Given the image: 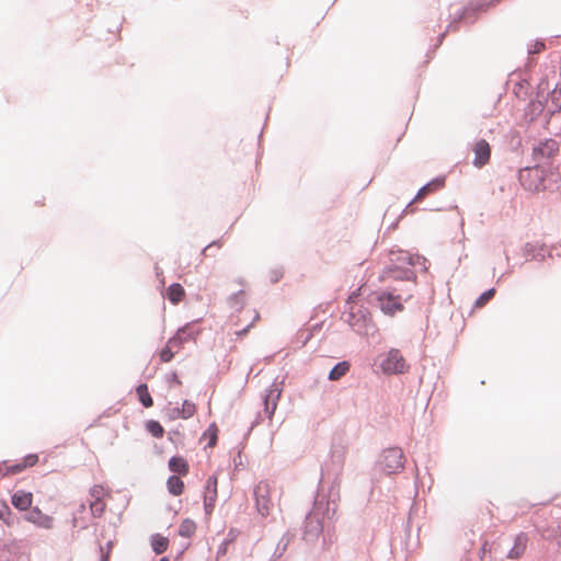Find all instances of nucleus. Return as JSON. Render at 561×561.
Segmentation results:
<instances>
[{"instance_id":"nucleus-1","label":"nucleus","mask_w":561,"mask_h":561,"mask_svg":"<svg viewBox=\"0 0 561 561\" xmlns=\"http://www.w3.org/2000/svg\"><path fill=\"white\" fill-rule=\"evenodd\" d=\"M332 472L329 465L325 463V469L321 468L320 483L328 476H333L332 484L330 486L325 505L323 504V516H327L329 520H333L336 513V501L340 499V476L343 470V454L333 451L331 456Z\"/></svg>"},{"instance_id":"nucleus-2","label":"nucleus","mask_w":561,"mask_h":561,"mask_svg":"<svg viewBox=\"0 0 561 561\" xmlns=\"http://www.w3.org/2000/svg\"><path fill=\"white\" fill-rule=\"evenodd\" d=\"M323 502L314 497L312 510L306 515L304 522V539L306 541L316 540L324 529L329 530L330 524L327 516H323Z\"/></svg>"},{"instance_id":"nucleus-3","label":"nucleus","mask_w":561,"mask_h":561,"mask_svg":"<svg viewBox=\"0 0 561 561\" xmlns=\"http://www.w3.org/2000/svg\"><path fill=\"white\" fill-rule=\"evenodd\" d=\"M404 289L401 287H388L376 294V301L380 311L386 316H394L396 312L404 309L402 300H408L412 294H408L405 298L402 297Z\"/></svg>"},{"instance_id":"nucleus-4","label":"nucleus","mask_w":561,"mask_h":561,"mask_svg":"<svg viewBox=\"0 0 561 561\" xmlns=\"http://www.w3.org/2000/svg\"><path fill=\"white\" fill-rule=\"evenodd\" d=\"M342 319L358 334H367L375 328L369 309L365 306H359L356 311L351 306L348 311L343 312Z\"/></svg>"},{"instance_id":"nucleus-5","label":"nucleus","mask_w":561,"mask_h":561,"mask_svg":"<svg viewBox=\"0 0 561 561\" xmlns=\"http://www.w3.org/2000/svg\"><path fill=\"white\" fill-rule=\"evenodd\" d=\"M378 278L380 282H403L407 285L402 288L404 291H409V294H411L412 289L416 286V273L408 266L397 267L394 265H385Z\"/></svg>"},{"instance_id":"nucleus-6","label":"nucleus","mask_w":561,"mask_h":561,"mask_svg":"<svg viewBox=\"0 0 561 561\" xmlns=\"http://www.w3.org/2000/svg\"><path fill=\"white\" fill-rule=\"evenodd\" d=\"M405 457L400 447H389L381 451L378 466L386 474H397L404 469Z\"/></svg>"},{"instance_id":"nucleus-7","label":"nucleus","mask_w":561,"mask_h":561,"mask_svg":"<svg viewBox=\"0 0 561 561\" xmlns=\"http://www.w3.org/2000/svg\"><path fill=\"white\" fill-rule=\"evenodd\" d=\"M518 181L529 192L545 191V172L538 165H527L518 171Z\"/></svg>"},{"instance_id":"nucleus-8","label":"nucleus","mask_w":561,"mask_h":561,"mask_svg":"<svg viewBox=\"0 0 561 561\" xmlns=\"http://www.w3.org/2000/svg\"><path fill=\"white\" fill-rule=\"evenodd\" d=\"M379 367L386 375L404 374L409 368L405 358L398 348H390L382 356Z\"/></svg>"},{"instance_id":"nucleus-9","label":"nucleus","mask_w":561,"mask_h":561,"mask_svg":"<svg viewBox=\"0 0 561 561\" xmlns=\"http://www.w3.org/2000/svg\"><path fill=\"white\" fill-rule=\"evenodd\" d=\"M427 260L423 255L411 254L408 251H403L401 249L391 250L389 253V264L394 265L397 267L401 266H415L417 264L422 265L423 271H427L426 266Z\"/></svg>"},{"instance_id":"nucleus-10","label":"nucleus","mask_w":561,"mask_h":561,"mask_svg":"<svg viewBox=\"0 0 561 561\" xmlns=\"http://www.w3.org/2000/svg\"><path fill=\"white\" fill-rule=\"evenodd\" d=\"M255 508L262 517L270 515L273 502L270 496V485L265 481H260L253 489Z\"/></svg>"},{"instance_id":"nucleus-11","label":"nucleus","mask_w":561,"mask_h":561,"mask_svg":"<svg viewBox=\"0 0 561 561\" xmlns=\"http://www.w3.org/2000/svg\"><path fill=\"white\" fill-rule=\"evenodd\" d=\"M277 379L274 380L263 396L264 412L268 419H272L283 392L284 380L278 381Z\"/></svg>"},{"instance_id":"nucleus-12","label":"nucleus","mask_w":561,"mask_h":561,"mask_svg":"<svg viewBox=\"0 0 561 561\" xmlns=\"http://www.w3.org/2000/svg\"><path fill=\"white\" fill-rule=\"evenodd\" d=\"M559 151V144L553 138H546L540 140L538 145L533 148L531 157L534 161L542 158H552Z\"/></svg>"},{"instance_id":"nucleus-13","label":"nucleus","mask_w":561,"mask_h":561,"mask_svg":"<svg viewBox=\"0 0 561 561\" xmlns=\"http://www.w3.org/2000/svg\"><path fill=\"white\" fill-rule=\"evenodd\" d=\"M194 321L188 322L183 327L179 328L176 333L168 340V344H174L181 347L184 343L188 342L190 340H195L196 336L199 334V330L194 329Z\"/></svg>"},{"instance_id":"nucleus-14","label":"nucleus","mask_w":561,"mask_h":561,"mask_svg":"<svg viewBox=\"0 0 561 561\" xmlns=\"http://www.w3.org/2000/svg\"><path fill=\"white\" fill-rule=\"evenodd\" d=\"M445 181H446V176L445 175H438L436 178H434L433 180H431L430 182H427L425 185H423L419 191L417 193L415 194V196L408 203V205L402 209L401 211V215L400 217H402L409 209V207L416 201L421 199L422 196L425 194V193H430V192H434L438 188H442L444 185H445Z\"/></svg>"},{"instance_id":"nucleus-15","label":"nucleus","mask_w":561,"mask_h":561,"mask_svg":"<svg viewBox=\"0 0 561 561\" xmlns=\"http://www.w3.org/2000/svg\"><path fill=\"white\" fill-rule=\"evenodd\" d=\"M25 520L44 529H50L54 525L51 516L44 514L37 506L24 515Z\"/></svg>"},{"instance_id":"nucleus-16","label":"nucleus","mask_w":561,"mask_h":561,"mask_svg":"<svg viewBox=\"0 0 561 561\" xmlns=\"http://www.w3.org/2000/svg\"><path fill=\"white\" fill-rule=\"evenodd\" d=\"M473 164L478 168H481L490 160L491 147L485 139H479L473 147Z\"/></svg>"},{"instance_id":"nucleus-17","label":"nucleus","mask_w":561,"mask_h":561,"mask_svg":"<svg viewBox=\"0 0 561 561\" xmlns=\"http://www.w3.org/2000/svg\"><path fill=\"white\" fill-rule=\"evenodd\" d=\"M462 10V8L460 10H458L456 13H455V18L454 20L447 25L446 30L442 33H439L437 35V42L436 44L434 45V48L436 49L439 45H442L445 36H446V33L449 31V30H454L457 27L458 23L459 22H466L468 24H472L477 21L478 19V15L480 12H477L476 14L473 13H468V15L463 19H459L458 15L460 14V11Z\"/></svg>"},{"instance_id":"nucleus-18","label":"nucleus","mask_w":561,"mask_h":561,"mask_svg":"<svg viewBox=\"0 0 561 561\" xmlns=\"http://www.w3.org/2000/svg\"><path fill=\"white\" fill-rule=\"evenodd\" d=\"M527 542L528 535L526 533L520 531L519 534H517L514 538L513 546L508 550L506 557L512 560L519 559L526 550Z\"/></svg>"},{"instance_id":"nucleus-19","label":"nucleus","mask_w":561,"mask_h":561,"mask_svg":"<svg viewBox=\"0 0 561 561\" xmlns=\"http://www.w3.org/2000/svg\"><path fill=\"white\" fill-rule=\"evenodd\" d=\"M33 494L23 490L14 492L11 496V503L18 511H26L32 506Z\"/></svg>"},{"instance_id":"nucleus-20","label":"nucleus","mask_w":561,"mask_h":561,"mask_svg":"<svg viewBox=\"0 0 561 561\" xmlns=\"http://www.w3.org/2000/svg\"><path fill=\"white\" fill-rule=\"evenodd\" d=\"M545 102L548 105L549 117L561 111V89H558V84L547 94Z\"/></svg>"},{"instance_id":"nucleus-21","label":"nucleus","mask_w":561,"mask_h":561,"mask_svg":"<svg viewBox=\"0 0 561 561\" xmlns=\"http://www.w3.org/2000/svg\"><path fill=\"white\" fill-rule=\"evenodd\" d=\"M168 467L170 471L180 477H185L190 471L187 460L179 455H174L169 459Z\"/></svg>"},{"instance_id":"nucleus-22","label":"nucleus","mask_w":561,"mask_h":561,"mask_svg":"<svg viewBox=\"0 0 561 561\" xmlns=\"http://www.w3.org/2000/svg\"><path fill=\"white\" fill-rule=\"evenodd\" d=\"M500 1L501 0H480L474 3H470L469 5H466L462 8L458 18L463 19L468 15V13L476 14L477 12L486 11L491 5H494L495 3H499Z\"/></svg>"},{"instance_id":"nucleus-23","label":"nucleus","mask_w":561,"mask_h":561,"mask_svg":"<svg viewBox=\"0 0 561 561\" xmlns=\"http://www.w3.org/2000/svg\"><path fill=\"white\" fill-rule=\"evenodd\" d=\"M524 254L526 260H538L543 261L546 259L547 250L545 245H537L530 242H527L524 247Z\"/></svg>"},{"instance_id":"nucleus-24","label":"nucleus","mask_w":561,"mask_h":561,"mask_svg":"<svg viewBox=\"0 0 561 561\" xmlns=\"http://www.w3.org/2000/svg\"><path fill=\"white\" fill-rule=\"evenodd\" d=\"M185 296V290L180 283H172L165 289L164 298L172 305H178Z\"/></svg>"},{"instance_id":"nucleus-25","label":"nucleus","mask_w":561,"mask_h":561,"mask_svg":"<svg viewBox=\"0 0 561 561\" xmlns=\"http://www.w3.org/2000/svg\"><path fill=\"white\" fill-rule=\"evenodd\" d=\"M351 368V364L347 360L337 362L329 371L328 379L331 381L339 380L342 378Z\"/></svg>"},{"instance_id":"nucleus-26","label":"nucleus","mask_w":561,"mask_h":561,"mask_svg":"<svg viewBox=\"0 0 561 561\" xmlns=\"http://www.w3.org/2000/svg\"><path fill=\"white\" fill-rule=\"evenodd\" d=\"M150 546L156 554H162L168 549L169 539L160 534H153L150 537Z\"/></svg>"},{"instance_id":"nucleus-27","label":"nucleus","mask_w":561,"mask_h":561,"mask_svg":"<svg viewBox=\"0 0 561 561\" xmlns=\"http://www.w3.org/2000/svg\"><path fill=\"white\" fill-rule=\"evenodd\" d=\"M168 492L173 496H179L184 491V482L180 476L172 474L167 480Z\"/></svg>"},{"instance_id":"nucleus-28","label":"nucleus","mask_w":561,"mask_h":561,"mask_svg":"<svg viewBox=\"0 0 561 561\" xmlns=\"http://www.w3.org/2000/svg\"><path fill=\"white\" fill-rule=\"evenodd\" d=\"M136 393L139 402L144 408H150L153 405V399L149 392L148 385L145 382L139 383L136 387Z\"/></svg>"},{"instance_id":"nucleus-29","label":"nucleus","mask_w":561,"mask_h":561,"mask_svg":"<svg viewBox=\"0 0 561 561\" xmlns=\"http://www.w3.org/2000/svg\"><path fill=\"white\" fill-rule=\"evenodd\" d=\"M548 87V82L547 80H541L537 87L538 89V92H537V98H539V93L540 91L545 90L546 88ZM531 110V112L536 113L537 115H540L543 110L546 108V102L545 100L541 101L539 99H535V100H530L529 102V105H528Z\"/></svg>"},{"instance_id":"nucleus-30","label":"nucleus","mask_w":561,"mask_h":561,"mask_svg":"<svg viewBox=\"0 0 561 561\" xmlns=\"http://www.w3.org/2000/svg\"><path fill=\"white\" fill-rule=\"evenodd\" d=\"M0 520L9 527L19 523V517L11 511L10 506L5 502L0 503Z\"/></svg>"},{"instance_id":"nucleus-31","label":"nucleus","mask_w":561,"mask_h":561,"mask_svg":"<svg viewBox=\"0 0 561 561\" xmlns=\"http://www.w3.org/2000/svg\"><path fill=\"white\" fill-rule=\"evenodd\" d=\"M217 485H218V479L216 474H211L206 480L205 486H204V496L203 499L211 497L214 500H217Z\"/></svg>"},{"instance_id":"nucleus-32","label":"nucleus","mask_w":561,"mask_h":561,"mask_svg":"<svg viewBox=\"0 0 561 561\" xmlns=\"http://www.w3.org/2000/svg\"><path fill=\"white\" fill-rule=\"evenodd\" d=\"M196 530V524L191 518H185L181 522L178 535L183 538H191Z\"/></svg>"},{"instance_id":"nucleus-33","label":"nucleus","mask_w":561,"mask_h":561,"mask_svg":"<svg viewBox=\"0 0 561 561\" xmlns=\"http://www.w3.org/2000/svg\"><path fill=\"white\" fill-rule=\"evenodd\" d=\"M146 431L156 438H161L164 434V428L159 421L148 420L145 424Z\"/></svg>"},{"instance_id":"nucleus-34","label":"nucleus","mask_w":561,"mask_h":561,"mask_svg":"<svg viewBox=\"0 0 561 561\" xmlns=\"http://www.w3.org/2000/svg\"><path fill=\"white\" fill-rule=\"evenodd\" d=\"M227 304L231 309H234L236 311H240L243 308L244 301H243V290L240 289L236 293H232L228 299Z\"/></svg>"},{"instance_id":"nucleus-35","label":"nucleus","mask_w":561,"mask_h":561,"mask_svg":"<svg viewBox=\"0 0 561 561\" xmlns=\"http://www.w3.org/2000/svg\"><path fill=\"white\" fill-rule=\"evenodd\" d=\"M218 427L216 425V423H210L208 428L203 433V437H206L208 436L209 437V440L206 445V447H215L216 444H217V440H218Z\"/></svg>"},{"instance_id":"nucleus-36","label":"nucleus","mask_w":561,"mask_h":561,"mask_svg":"<svg viewBox=\"0 0 561 561\" xmlns=\"http://www.w3.org/2000/svg\"><path fill=\"white\" fill-rule=\"evenodd\" d=\"M181 417L186 420L194 415L196 412V405L194 402L190 400H184L182 403V408H180Z\"/></svg>"},{"instance_id":"nucleus-37","label":"nucleus","mask_w":561,"mask_h":561,"mask_svg":"<svg viewBox=\"0 0 561 561\" xmlns=\"http://www.w3.org/2000/svg\"><path fill=\"white\" fill-rule=\"evenodd\" d=\"M547 46L543 39H536L527 45V54L536 55L546 50Z\"/></svg>"},{"instance_id":"nucleus-38","label":"nucleus","mask_w":561,"mask_h":561,"mask_svg":"<svg viewBox=\"0 0 561 561\" xmlns=\"http://www.w3.org/2000/svg\"><path fill=\"white\" fill-rule=\"evenodd\" d=\"M25 469H26V466L24 465V462H16L14 465L5 463L2 469V477L20 473Z\"/></svg>"},{"instance_id":"nucleus-39","label":"nucleus","mask_w":561,"mask_h":561,"mask_svg":"<svg viewBox=\"0 0 561 561\" xmlns=\"http://www.w3.org/2000/svg\"><path fill=\"white\" fill-rule=\"evenodd\" d=\"M113 546H114L113 540H108L104 546L99 545V553H100L99 561H110Z\"/></svg>"},{"instance_id":"nucleus-40","label":"nucleus","mask_w":561,"mask_h":561,"mask_svg":"<svg viewBox=\"0 0 561 561\" xmlns=\"http://www.w3.org/2000/svg\"><path fill=\"white\" fill-rule=\"evenodd\" d=\"M496 290L494 287L489 288L484 290L474 301V307H482L484 306L493 296L495 295Z\"/></svg>"},{"instance_id":"nucleus-41","label":"nucleus","mask_w":561,"mask_h":561,"mask_svg":"<svg viewBox=\"0 0 561 561\" xmlns=\"http://www.w3.org/2000/svg\"><path fill=\"white\" fill-rule=\"evenodd\" d=\"M171 346L175 345L167 343V345L160 351L159 357L162 363H169L173 359L174 352L171 350Z\"/></svg>"},{"instance_id":"nucleus-42","label":"nucleus","mask_w":561,"mask_h":561,"mask_svg":"<svg viewBox=\"0 0 561 561\" xmlns=\"http://www.w3.org/2000/svg\"><path fill=\"white\" fill-rule=\"evenodd\" d=\"M234 540V535H233V530L231 529L229 533H228V538H226L217 548V557H221V556H225L227 553V548H228V545Z\"/></svg>"},{"instance_id":"nucleus-43","label":"nucleus","mask_w":561,"mask_h":561,"mask_svg":"<svg viewBox=\"0 0 561 561\" xmlns=\"http://www.w3.org/2000/svg\"><path fill=\"white\" fill-rule=\"evenodd\" d=\"M288 543H289V540L285 539V536L282 537L280 540L278 541L277 546H276V549H275L272 558L273 559L280 558L284 554V552L286 551Z\"/></svg>"},{"instance_id":"nucleus-44","label":"nucleus","mask_w":561,"mask_h":561,"mask_svg":"<svg viewBox=\"0 0 561 561\" xmlns=\"http://www.w3.org/2000/svg\"><path fill=\"white\" fill-rule=\"evenodd\" d=\"M105 508V504L99 501V497H96L95 502L90 504L91 514L94 517H101Z\"/></svg>"},{"instance_id":"nucleus-45","label":"nucleus","mask_w":561,"mask_h":561,"mask_svg":"<svg viewBox=\"0 0 561 561\" xmlns=\"http://www.w3.org/2000/svg\"><path fill=\"white\" fill-rule=\"evenodd\" d=\"M203 502H204L205 515L210 516L215 508L216 500L208 497V499H203Z\"/></svg>"},{"instance_id":"nucleus-46","label":"nucleus","mask_w":561,"mask_h":561,"mask_svg":"<svg viewBox=\"0 0 561 561\" xmlns=\"http://www.w3.org/2000/svg\"><path fill=\"white\" fill-rule=\"evenodd\" d=\"M312 337V331H300L298 333V341L301 346H306Z\"/></svg>"},{"instance_id":"nucleus-47","label":"nucleus","mask_w":561,"mask_h":561,"mask_svg":"<svg viewBox=\"0 0 561 561\" xmlns=\"http://www.w3.org/2000/svg\"><path fill=\"white\" fill-rule=\"evenodd\" d=\"M38 461V456L36 454L26 455L21 462H24L26 468L33 467Z\"/></svg>"},{"instance_id":"nucleus-48","label":"nucleus","mask_w":561,"mask_h":561,"mask_svg":"<svg viewBox=\"0 0 561 561\" xmlns=\"http://www.w3.org/2000/svg\"><path fill=\"white\" fill-rule=\"evenodd\" d=\"M165 415L169 420H175L181 417V412L179 407L169 408L165 412Z\"/></svg>"},{"instance_id":"nucleus-49","label":"nucleus","mask_w":561,"mask_h":561,"mask_svg":"<svg viewBox=\"0 0 561 561\" xmlns=\"http://www.w3.org/2000/svg\"><path fill=\"white\" fill-rule=\"evenodd\" d=\"M283 277V271L279 268H274L270 271V280L275 284Z\"/></svg>"},{"instance_id":"nucleus-50","label":"nucleus","mask_w":561,"mask_h":561,"mask_svg":"<svg viewBox=\"0 0 561 561\" xmlns=\"http://www.w3.org/2000/svg\"><path fill=\"white\" fill-rule=\"evenodd\" d=\"M167 382L169 385H172V383L181 385V381L179 379L176 371H172L169 375H167Z\"/></svg>"},{"instance_id":"nucleus-51","label":"nucleus","mask_w":561,"mask_h":561,"mask_svg":"<svg viewBox=\"0 0 561 561\" xmlns=\"http://www.w3.org/2000/svg\"><path fill=\"white\" fill-rule=\"evenodd\" d=\"M360 288L362 287H358L357 289H355L354 291H352L346 300V305H350L360 296Z\"/></svg>"},{"instance_id":"nucleus-52","label":"nucleus","mask_w":561,"mask_h":561,"mask_svg":"<svg viewBox=\"0 0 561 561\" xmlns=\"http://www.w3.org/2000/svg\"><path fill=\"white\" fill-rule=\"evenodd\" d=\"M213 247H217V248H220L221 247V241L220 240H214L211 241L210 243H208L203 250H202V254H205L206 255V252L209 251Z\"/></svg>"},{"instance_id":"nucleus-53","label":"nucleus","mask_w":561,"mask_h":561,"mask_svg":"<svg viewBox=\"0 0 561 561\" xmlns=\"http://www.w3.org/2000/svg\"><path fill=\"white\" fill-rule=\"evenodd\" d=\"M528 84L527 79H520L515 83L514 92L517 94L518 90H522L525 85Z\"/></svg>"},{"instance_id":"nucleus-54","label":"nucleus","mask_w":561,"mask_h":561,"mask_svg":"<svg viewBox=\"0 0 561 561\" xmlns=\"http://www.w3.org/2000/svg\"><path fill=\"white\" fill-rule=\"evenodd\" d=\"M233 463L236 469H240L243 466L241 459V451H238L237 456L233 458Z\"/></svg>"},{"instance_id":"nucleus-55","label":"nucleus","mask_w":561,"mask_h":561,"mask_svg":"<svg viewBox=\"0 0 561 561\" xmlns=\"http://www.w3.org/2000/svg\"><path fill=\"white\" fill-rule=\"evenodd\" d=\"M180 435H181V433H180V431H179V430H172V431H170V432L168 433V437H169V439H170L172 443H175V440H174V436H180Z\"/></svg>"},{"instance_id":"nucleus-56","label":"nucleus","mask_w":561,"mask_h":561,"mask_svg":"<svg viewBox=\"0 0 561 561\" xmlns=\"http://www.w3.org/2000/svg\"><path fill=\"white\" fill-rule=\"evenodd\" d=\"M251 325H252L251 323H250V324H248L247 327H244V328H243V329H241L240 331L236 332V334H237L238 336H243V335H245V334L248 333V331H249V329H250V327H251Z\"/></svg>"},{"instance_id":"nucleus-57","label":"nucleus","mask_w":561,"mask_h":561,"mask_svg":"<svg viewBox=\"0 0 561 561\" xmlns=\"http://www.w3.org/2000/svg\"><path fill=\"white\" fill-rule=\"evenodd\" d=\"M188 546H190V543L187 542V543H185V545L182 547V549H180V551H179V552H178V554L175 556V560H179V559L182 557V554H183V553H184V551L188 548Z\"/></svg>"},{"instance_id":"nucleus-58","label":"nucleus","mask_w":561,"mask_h":561,"mask_svg":"<svg viewBox=\"0 0 561 561\" xmlns=\"http://www.w3.org/2000/svg\"><path fill=\"white\" fill-rule=\"evenodd\" d=\"M85 511H87V506H85V504H84V503H81V504L78 506V510H77V512H76L75 514H77V515H78V514H82V513H84Z\"/></svg>"},{"instance_id":"nucleus-59","label":"nucleus","mask_w":561,"mask_h":561,"mask_svg":"<svg viewBox=\"0 0 561 561\" xmlns=\"http://www.w3.org/2000/svg\"><path fill=\"white\" fill-rule=\"evenodd\" d=\"M79 520H80V518L78 517V515H77V514H73V516H72V520H71L72 526H73V527H79Z\"/></svg>"},{"instance_id":"nucleus-60","label":"nucleus","mask_w":561,"mask_h":561,"mask_svg":"<svg viewBox=\"0 0 561 561\" xmlns=\"http://www.w3.org/2000/svg\"><path fill=\"white\" fill-rule=\"evenodd\" d=\"M257 424H259V416L251 423V426L249 427L247 435H249L251 433V431L253 430V427Z\"/></svg>"},{"instance_id":"nucleus-61","label":"nucleus","mask_w":561,"mask_h":561,"mask_svg":"<svg viewBox=\"0 0 561 561\" xmlns=\"http://www.w3.org/2000/svg\"><path fill=\"white\" fill-rule=\"evenodd\" d=\"M88 527V524L84 522V520H79V528L80 529H85Z\"/></svg>"},{"instance_id":"nucleus-62","label":"nucleus","mask_w":561,"mask_h":561,"mask_svg":"<svg viewBox=\"0 0 561 561\" xmlns=\"http://www.w3.org/2000/svg\"><path fill=\"white\" fill-rule=\"evenodd\" d=\"M321 325H322L321 323H317V324H314V325L312 327V329H311L310 331H312V332H313V331L320 330V329H321Z\"/></svg>"},{"instance_id":"nucleus-63","label":"nucleus","mask_w":561,"mask_h":561,"mask_svg":"<svg viewBox=\"0 0 561 561\" xmlns=\"http://www.w3.org/2000/svg\"><path fill=\"white\" fill-rule=\"evenodd\" d=\"M96 489V485H94L92 489H91V495L94 496L95 499L99 497L98 495H95V493H98V490Z\"/></svg>"},{"instance_id":"nucleus-64","label":"nucleus","mask_w":561,"mask_h":561,"mask_svg":"<svg viewBox=\"0 0 561 561\" xmlns=\"http://www.w3.org/2000/svg\"><path fill=\"white\" fill-rule=\"evenodd\" d=\"M535 64V61L530 58H528V61H527V67H531L533 65Z\"/></svg>"}]
</instances>
